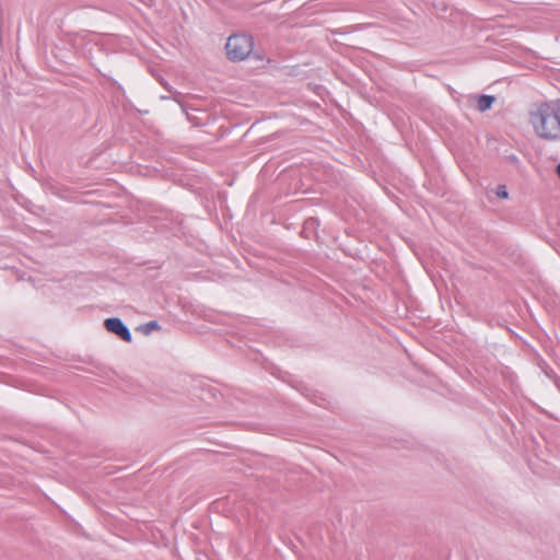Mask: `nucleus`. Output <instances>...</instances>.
Instances as JSON below:
<instances>
[{"label": "nucleus", "mask_w": 560, "mask_h": 560, "mask_svg": "<svg viewBox=\"0 0 560 560\" xmlns=\"http://www.w3.org/2000/svg\"><path fill=\"white\" fill-rule=\"evenodd\" d=\"M530 122L538 137L560 141V102L540 104L532 114Z\"/></svg>", "instance_id": "f257e3e1"}, {"label": "nucleus", "mask_w": 560, "mask_h": 560, "mask_svg": "<svg viewBox=\"0 0 560 560\" xmlns=\"http://www.w3.org/2000/svg\"><path fill=\"white\" fill-rule=\"evenodd\" d=\"M253 38L246 34H234L228 38L225 49L226 55L232 61H242L253 51Z\"/></svg>", "instance_id": "f03ea898"}, {"label": "nucleus", "mask_w": 560, "mask_h": 560, "mask_svg": "<svg viewBox=\"0 0 560 560\" xmlns=\"http://www.w3.org/2000/svg\"><path fill=\"white\" fill-rule=\"evenodd\" d=\"M105 328L120 337L124 341L130 342L132 340V336L128 327L121 322V319L117 317L107 318L104 322Z\"/></svg>", "instance_id": "7ed1b4c3"}, {"label": "nucleus", "mask_w": 560, "mask_h": 560, "mask_svg": "<svg viewBox=\"0 0 560 560\" xmlns=\"http://www.w3.org/2000/svg\"><path fill=\"white\" fill-rule=\"evenodd\" d=\"M494 102V97L490 95H481L477 100V107L480 112L489 109Z\"/></svg>", "instance_id": "20e7f679"}, {"label": "nucleus", "mask_w": 560, "mask_h": 560, "mask_svg": "<svg viewBox=\"0 0 560 560\" xmlns=\"http://www.w3.org/2000/svg\"><path fill=\"white\" fill-rule=\"evenodd\" d=\"M160 328V325L158 324V322L155 320H152V322H149L148 324H145L143 326V331L145 334H149L151 332L152 330H158Z\"/></svg>", "instance_id": "39448f33"}, {"label": "nucleus", "mask_w": 560, "mask_h": 560, "mask_svg": "<svg viewBox=\"0 0 560 560\" xmlns=\"http://www.w3.org/2000/svg\"><path fill=\"white\" fill-rule=\"evenodd\" d=\"M497 195H498V197L503 198V199L508 198L509 194L506 191L505 186H499L497 189Z\"/></svg>", "instance_id": "423d86ee"}, {"label": "nucleus", "mask_w": 560, "mask_h": 560, "mask_svg": "<svg viewBox=\"0 0 560 560\" xmlns=\"http://www.w3.org/2000/svg\"><path fill=\"white\" fill-rule=\"evenodd\" d=\"M557 174H558V176L560 177V164H559V165H558V167H557Z\"/></svg>", "instance_id": "0eeeda50"}]
</instances>
